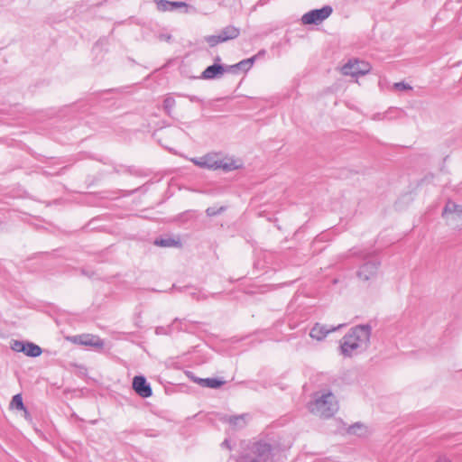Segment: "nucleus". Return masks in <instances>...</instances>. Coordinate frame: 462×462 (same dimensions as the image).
Listing matches in <instances>:
<instances>
[{
    "label": "nucleus",
    "mask_w": 462,
    "mask_h": 462,
    "mask_svg": "<svg viewBox=\"0 0 462 462\" xmlns=\"http://www.w3.org/2000/svg\"><path fill=\"white\" fill-rule=\"evenodd\" d=\"M371 333L370 325L352 328L340 341V353L346 357H352L365 352L369 346Z\"/></svg>",
    "instance_id": "1"
},
{
    "label": "nucleus",
    "mask_w": 462,
    "mask_h": 462,
    "mask_svg": "<svg viewBox=\"0 0 462 462\" xmlns=\"http://www.w3.org/2000/svg\"><path fill=\"white\" fill-rule=\"evenodd\" d=\"M309 411L320 418H331L338 410L336 396L329 390L317 391L312 395V401L308 404Z\"/></svg>",
    "instance_id": "2"
},
{
    "label": "nucleus",
    "mask_w": 462,
    "mask_h": 462,
    "mask_svg": "<svg viewBox=\"0 0 462 462\" xmlns=\"http://www.w3.org/2000/svg\"><path fill=\"white\" fill-rule=\"evenodd\" d=\"M195 165L208 170H223L226 172L243 167L239 159L233 157H221L218 153H208L199 158L190 160Z\"/></svg>",
    "instance_id": "3"
},
{
    "label": "nucleus",
    "mask_w": 462,
    "mask_h": 462,
    "mask_svg": "<svg viewBox=\"0 0 462 462\" xmlns=\"http://www.w3.org/2000/svg\"><path fill=\"white\" fill-rule=\"evenodd\" d=\"M241 459V462H273V448L266 442H254L248 448Z\"/></svg>",
    "instance_id": "4"
},
{
    "label": "nucleus",
    "mask_w": 462,
    "mask_h": 462,
    "mask_svg": "<svg viewBox=\"0 0 462 462\" xmlns=\"http://www.w3.org/2000/svg\"><path fill=\"white\" fill-rule=\"evenodd\" d=\"M239 35L240 29L238 27L227 25L221 29L217 34L206 36L205 42H208L210 47H215L219 43L236 39Z\"/></svg>",
    "instance_id": "5"
},
{
    "label": "nucleus",
    "mask_w": 462,
    "mask_h": 462,
    "mask_svg": "<svg viewBox=\"0 0 462 462\" xmlns=\"http://www.w3.org/2000/svg\"><path fill=\"white\" fill-rule=\"evenodd\" d=\"M443 217L453 228H462V206L453 201H448L443 212Z\"/></svg>",
    "instance_id": "6"
},
{
    "label": "nucleus",
    "mask_w": 462,
    "mask_h": 462,
    "mask_svg": "<svg viewBox=\"0 0 462 462\" xmlns=\"http://www.w3.org/2000/svg\"><path fill=\"white\" fill-rule=\"evenodd\" d=\"M370 69L371 65L368 62L357 59H352L342 66L341 72L344 75L357 78L359 76L365 75L370 71Z\"/></svg>",
    "instance_id": "7"
},
{
    "label": "nucleus",
    "mask_w": 462,
    "mask_h": 462,
    "mask_svg": "<svg viewBox=\"0 0 462 462\" xmlns=\"http://www.w3.org/2000/svg\"><path fill=\"white\" fill-rule=\"evenodd\" d=\"M333 12V9L329 5H325L320 9H314L306 14L301 17L303 24H319L327 19Z\"/></svg>",
    "instance_id": "8"
},
{
    "label": "nucleus",
    "mask_w": 462,
    "mask_h": 462,
    "mask_svg": "<svg viewBox=\"0 0 462 462\" xmlns=\"http://www.w3.org/2000/svg\"><path fill=\"white\" fill-rule=\"evenodd\" d=\"M10 347L15 352H21L30 357H37L42 355V348L32 342L14 340L10 342Z\"/></svg>",
    "instance_id": "9"
},
{
    "label": "nucleus",
    "mask_w": 462,
    "mask_h": 462,
    "mask_svg": "<svg viewBox=\"0 0 462 462\" xmlns=\"http://www.w3.org/2000/svg\"><path fill=\"white\" fill-rule=\"evenodd\" d=\"M380 262L370 260L364 263L357 271V277L364 282L374 279L377 275Z\"/></svg>",
    "instance_id": "10"
},
{
    "label": "nucleus",
    "mask_w": 462,
    "mask_h": 462,
    "mask_svg": "<svg viewBox=\"0 0 462 462\" xmlns=\"http://www.w3.org/2000/svg\"><path fill=\"white\" fill-rule=\"evenodd\" d=\"M133 389L143 398H148L152 394L150 383H147L145 377L143 375H136L134 377Z\"/></svg>",
    "instance_id": "11"
},
{
    "label": "nucleus",
    "mask_w": 462,
    "mask_h": 462,
    "mask_svg": "<svg viewBox=\"0 0 462 462\" xmlns=\"http://www.w3.org/2000/svg\"><path fill=\"white\" fill-rule=\"evenodd\" d=\"M345 327V324H339L337 327L334 326H327L319 323H316L313 328L310 329V336L317 340H322L326 337V336L333 331H336L341 328Z\"/></svg>",
    "instance_id": "12"
},
{
    "label": "nucleus",
    "mask_w": 462,
    "mask_h": 462,
    "mask_svg": "<svg viewBox=\"0 0 462 462\" xmlns=\"http://www.w3.org/2000/svg\"><path fill=\"white\" fill-rule=\"evenodd\" d=\"M225 72H227L226 66L220 64H213L208 66L203 72V79H216L221 77Z\"/></svg>",
    "instance_id": "13"
},
{
    "label": "nucleus",
    "mask_w": 462,
    "mask_h": 462,
    "mask_svg": "<svg viewBox=\"0 0 462 462\" xmlns=\"http://www.w3.org/2000/svg\"><path fill=\"white\" fill-rule=\"evenodd\" d=\"M254 60L255 57L243 60L235 65L226 66V70L227 72L231 73H236L238 71H247L252 67Z\"/></svg>",
    "instance_id": "14"
},
{
    "label": "nucleus",
    "mask_w": 462,
    "mask_h": 462,
    "mask_svg": "<svg viewBox=\"0 0 462 462\" xmlns=\"http://www.w3.org/2000/svg\"><path fill=\"white\" fill-rule=\"evenodd\" d=\"M156 5L159 11H172L177 7H188V5L184 2H171L167 0L156 1Z\"/></svg>",
    "instance_id": "15"
},
{
    "label": "nucleus",
    "mask_w": 462,
    "mask_h": 462,
    "mask_svg": "<svg viewBox=\"0 0 462 462\" xmlns=\"http://www.w3.org/2000/svg\"><path fill=\"white\" fill-rule=\"evenodd\" d=\"M193 381L203 387L211 388V389H217L225 383V381H223L221 379H217V378H197L196 377L193 379Z\"/></svg>",
    "instance_id": "16"
},
{
    "label": "nucleus",
    "mask_w": 462,
    "mask_h": 462,
    "mask_svg": "<svg viewBox=\"0 0 462 462\" xmlns=\"http://www.w3.org/2000/svg\"><path fill=\"white\" fill-rule=\"evenodd\" d=\"M224 420L228 422L235 430L243 429L247 423L246 414L225 417Z\"/></svg>",
    "instance_id": "17"
},
{
    "label": "nucleus",
    "mask_w": 462,
    "mask_h": 462,
    "mask_svg": "<svg viewBox=\"0 0 462 462\" xmlns=\"http://www.w3.org/2000/svg\"><path fill=\"white\" fill-rule=\"evenodd\" d=\"M154 245L162 247H174L180 245V241H177L171 237L158 238L154 241Z\"/></svg>",
    "instance_id": "18"
},
{
    "label": "nucleus",
    "mask_w": 462,
    "mask_h": 462,
    "mask_svg": "<svg viewBox=\"0 0 462 462\" xmlns=\"http://www.w3.org/2000/svg\"><path fill=\"white\" fill-rule=\"evenodd\" d=\"M10 407L13 409H16L19 411H23L25 413H27V410L24 407L22 395L20 393L15 394L10 402Z\"/></svg>",
    "instance_id": "19"
},
{
    "label": "nucleus",
    "mask_w": 462,
    "mask_h": 462,
    "mask_svg": "<svg viewBox=\"0 0 462 462\" xmlns=\"http://www.w3.org/2000/svg\"><path fill=\"white\" fill-rule=\"evenodd\" d=\"M347 432L353 435L364 436L366 433V428L364 424L355 423L348 428Z\"/></svg>",
    "instance_id": "20"
},
{
    "label": "nucleus",
    "mask_w": 462,
    "mask_h": 462,
    "mask_svg": "<svg viewBox=\"0 0 462 462\" xmlns=\"http://www.w3.org/2000/svg\"><path fill=\"white\" fill-rule=\"evenodd\" d=\"M84 337L86 339L80 340V343L82 345L92 346H103V342L98 337H89V336H84Z\"/></svg>",
    "instance_id": "21"
},
{
    "label": "nucleus",
    "mask_w": 462,
    "mask_h": 462,
    "mask_svg": "<svg viewBox=\"0 0 462 462\" xmlns=\"http://www.w3.org/2000/svg\"><path fill=\"white\" fill-rule=\"evenodd\" d=\"M175 105V100L171 97H167L163 101V107L168 114H171V109Z\"/></svg>",
    "instance_id": "22"
},
{
    "label": "nucleus",
    "mask_w": 462,
    "mask_h": 462,
    "mask_svg": "<svg viewBox=\"0 0 462 462\" xmlns=\"http://www.w3.org/2000/svg\"><path fill=\"white\" fill-rule=\"evenodd\" d=\"M224 210H225L224 207H220L219 208H216L212 207V208H208L206 210V213L208 217H214V216L220 214Z\"/></svg>",
    "instance_id": "23"
},
{
    "label": "nucleus",
    "mask_w": 462,
    "mask_h": 462,
    "mask_svg": "<svg viewBox=\"0 0 462 462\" xmlns=\"http://www.w3.org/2000/svg\"><path fill=\"white\" fill-rule=\"evenodd\" d=\"M393 87H410L407 83L404 81L395 82Z\"/></svg>",
    "instance_id": "24"
},
{
    "label": "nucleus",
    "mask_w": 462,
    "mask_h": 462,
    "mask_svg": "<svg viewBox=\"0 0 462 462\" xmlns=\"http://www.w3.org/2000/svg\"><path fill=\"white\" fill-rule=\"evenodd\" d=\"M222 446H223V447H226V448H230L228 439H225V440L222 442Z\"/></svg>",
    "instance_id": "25"
},
{
    "label": "nucleus",
    "mask_w": 462,
    "mask_h": 462,
    "mask_svg": "<svg viewBox=\"0 0 462 462\" xmlns=\"http://www.w3.org/2000/svg\"><path fill=\"white\" fill-rule=\"evenodd\" d=\"M162 332V329L160 328H156V334H160Z\"/></svg>",
    "instance_id": "26"
},
{
    "label": "nucleus",
    "mask_w": 462,
    "mask_h": 462,
    "mask_svg": "<svg viewBox=\"0 0 462 462\" xmlns=\"http://www.w3.org/2000/svg\"><path fill=\"white\" fill-rule=\"evenodd\" d=\"M162 332V329L160 328H156V334H160Z\"/></svg>",
    "instance_id": "27"
},
{
    "label": "nucleus",
    "mask_w": 462,
    "mask_h": 462,
    "mask_svg": "<svg viewBox=\"0 0 462 462\" xmlns=\"http://www.w3.org/2000/svg\"><path fill=\"white\" fill-rule=\"evenodd\" d=\"M24 417L25 418H28L29 417V412L27 411V413L24 412Z\"/></svg>",
    "instance_id": "28"
}]
</instances>
